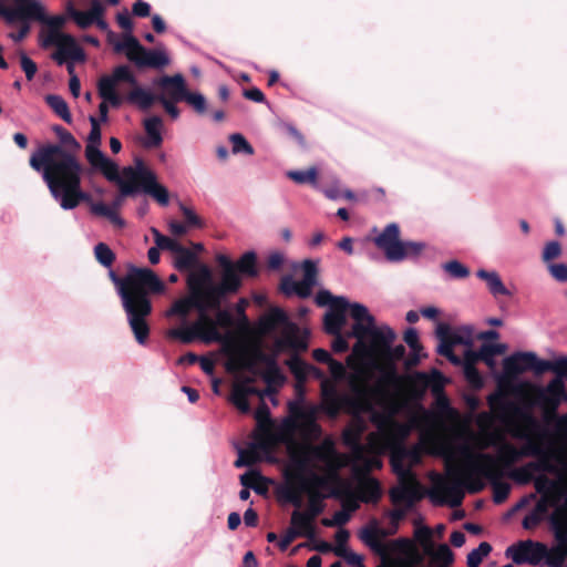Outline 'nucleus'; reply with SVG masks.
I'll use <instances>...</instances> for the list:
<instances>
[{"label":"nucleus","mask_w":567,"mask_h":567,"mask_svg":"<svg viewBox=\"0 0 567 567\" xmlns=\"http://www.w3.org/2000/svg\"><path fill=\"white\" fill-rule=\"evenodd\" d=\"M362 344H354L352 352L347 358V365L351 369L347 377L349 391L340 393L338 391L339 380L329 379L316 368L309 367L297 357H292L289 361V368L295 375L302 380L309 371L321 379V405H307L302 408H292L293 419L286 422L285 427L287 435L298 433L302 437V442L317 440L321 434V429L316 422L320 410L328 415L334 417L341 410L350 413L352 420L343 431V442L351 450L354 460H361L363 456V446L361 435L367 430V419L371 422L372 413H380L375 410V405H381L379 391L383 384L393 383L395 375L393 372H385L379 382H371V375L367 367L358 360V355L362 351Z\"/></svg>","instance_id":"1"},{"label":"nucleus","mask_w":567,"mask_h":567,"mask_svg":"<svg viewBox=\"0 0 567 567\" xmlns=\"http://www.w3.org/2000/svg\"><path fill=\"white\" fill-rule=\"evenodd\" d=\"M287 450L289 462L279 494L298 508L307 496L308 508L305 513L315 519L323 511V498L346 496V482L339 471L360 460H354L352 452H338L331 437H324L317 445L289 439Z\"/></svg>","instance_id":"2"},{"label":"nucleus","mask_w":567,"mask_h":567,"mask_svg":"<svg viewBox=\"0 0 567 567\" xmlns=\"http://www.w3.org/2000/svg\"><path fill=\"white\" fill-rule=\"evenodd\" d=\"M507 433L515 440L523 441L520 447L503 440L495 433L482 430L480 433H471L463 442L457 445L446 447L454 458H458L461 450L466 447L475 457H491L498 472L497 478H503L506 472L515 463L524 457H537L516 467L509 472V476L520 483L526 484L542 471L550 470L547 455L553 452V443L547 435V431L540 427L538 420L530 410L514 408L503 419Z\"/></svg>","instance_id":"3"},{"label":"nucleus","mask_w":567,"mask_h":567,"mask_svg":"<svg viewBox=\"0 0 567 567\" xmlns=\"http://www.w3.org/2000/svg\"><path fill=\"white\" fill-rule=\"evenodd\" d=\"M189 295L176 300L166 311L167 317L177 316L181 326L167 331V337L183 343L199 339L205 343L218 341L223 336L216 330L215 322L208 315L209 309H217V285L210 269L200 265L193 269L187 278Z\"/></svg>","instance_id":"4"},{"label":"nucleus","mask_w":567,"mask_h":567,"mask_svg":"<svg viewBox=\"0 0 567 567\" xmlns=\"http://www.w3.org/2000/svg\"><path fill=\"white\" fill-rule=\"evenodd\" d=\"M33 163L62 209H74L84 202L93 215L109 219L116 228L121 229L125 226V220L114 207L103 202H94L87 193L82 190L81 179L84 168L71 155L52 148L40 154Z\"/></svg>","instance_id":"5"},{"label":"nucleus","mask_w":567,"mask_h":567,"mask_svg":"<svg viewBox=\"0 0 567 567\" xmlns=\"http://www.w3.org/2000/svg\"><path fill=\"white\" fill-rule=\"evenodd\" d=\"M216 310V317L212 320L215 322L216 330L223 336L217 342H223V351L227 357V370L236 373L230 401L240 412L248 413L250 411L249 395H258L262 399L261 391L251 385L259 374V364L266 363L274 367L275 360L262 351L259 342H240L234 340L229 332L221 333L218 327L230 328L233 316L227 310H220L219 307Z\"/></svg>","instance_id":"6"},{"label":"nucleus","mask_w":567,"mask_h":567,"mask_svg":"<svg viewBox=\"0 0 567 567\" xmlns=\"http://www.w3.org/2000/svg\"><path fill=\"white\" fill-rule=\"evenodd\" d=\"M446 472L432 476L430 496L436 504L451 507L461 505L465 489L477 492L483 487V478L495 480L499 475L494 461L488 456L475 457L463 447L458 458L445 450Z\"/></svg>","instance_id":"7"},{"label":"nucleus","mask_w":567,"mask_h":567,"mask_svg":"<svg viewBox=\"0 0 567 567\" xmlns=\"http://www.w3.org/2000/svg\"><path fill=\"white\" fill-rule=\"evenodd\" d=\"M316 302L320 307H329L324 316V329L330 334H338L346 326V315L349 312L354 320L351 334L357 338L355 344H362L360 354L370 352L372 355H381L385 352L389 341L393 337V330L386 326H375L373 316L368 308L359 302H349L344 297H336L329 290H320L316 296Z\"/></svg>","instance_id":"8"},{"label":"nucleus","mask_w":567,"mask_h":567,"mask_svg":"<svg viewBox=\"0 0 567 567\" xmlns=\"http://www.w3.org/2000/svg\"><path fill=\"white\" fill-rule=\"evenodd\" d=\"M371 423L374 424L375 431L368 435L367 444H362L363 456L361 461L352 462L353 467L362 465L369 471L379 465L374 455L390 451L392 467L396 475H415L412 467L421 461V451L417 446L406 449L403 445L412 425L396 422L386 411L372 413Z\"/></svg>","instance_id":"9"},{"label":"nucleus","mask_w":567,"mask_h":567,"mask_svg":"<svg viewBox=\"0 0 567 567\" xmlns=\"http://www.w3.org/2000/svg\"><path fill=\"white\" fill-rule=\"evenodd\" d=\"M114 281L135 340L145 344L150 334L147 319L152 312L147 295L163 292L165 286L154 271L146 268H134L123 279Z\"/></svg>","instance_id":"10"},{"label":"nucleus","mask_w":567,"mask_h":567,"mask_svg":"<svg viewBox=\"0 0 567 567\" xmlns=\"http://www.w3.org/2000/svg\"><path fill=\"white\" fill-rule=\"evenodd\" d=\"M515 395L528 408L539 409L542 412L540 427L547 431L553 443V452L547 455L550 465L549 472H556V461H559L560 443L567 439V413L558 415V395L561 394V378L550 380L546 385L532 382H522L514 389Z\"/></svg>","instance_id":"11"},{"label":"nucleus","mask_w":567,"mask_h":567,"mask_svg":"<svg viewBox=\"0 0 567 567\" xmlns=\"http://www.w3.org/2000/svg\"><path fill=\"white\" fill-rule=\"evenodd\" d=\"M556 461V472H538L534 481L536 491L542 495L536 506L525 516L523 526L526 529L536 527L546 517L554 529V517L559 514L567 517V472H560Z\"/></svg>","instance_id":"12"},{"label":"nucleus","mask_w":567,"mask_h":567,"mask_svg":"<svg viewBox=\"0 0 567 567\" xmlns=\"http://www.w3.org/2000/svg\"><path fill=\"white\" fill-rule=\"evenodd\" d=\"M258 330L261 336H270L278 331L279 337L274 342V355H270L276 361V354L291 349L295 351L306 350L308 347V332L300 330L295 323L288 320L287 315L279 308H274L264 315L258 324ZM262 363L259 364V368ZM269 371L277 372L276 363L269 367L264 363Z\"/></svg>","instance_id":"13"},{"label":"nucleus","mask_w":567,"mask_h":567,"mask_svg":"<svg viewBox=\"0 0 567 567\" xmlns=\"http://www.w3.org/2000/svg\"><path fill=\"white\" fill-rule=\"evenodd\" d=\"M396 334L393 331V337L391 341H389L385 352L381 355H372L370 352H365L358 355V360L362 362L367 370L369 371L370 375L372 377V371L377 370L380 372L378 379L375 382H379L382 378V375L385 372H393L395 375V380L393 383L390 384H383V386L380 389L378 395L381 400L382 404L395 392H398L402 386V378L399 375L393 361L401 359L404 353L405 349L402 344H399L394 348H392V343L395 339Z\"/></svg>","instance_id":"14"},{"label":"nucleus","mask_w":567,"mask_h":567,"mask_svg":"<svg viewBox=\"0 0 567 567\" xmlns=\"http://www.w3.org/2000/svg\"><path fill=\"white\" fill-rule=\"evenodd\" d=\"M440 343L437 352L447 358L453 364L460 365L461 358L454 354L453 348L464 346L471 349L474 341V330L471 326L451 328L449 324L439 322L435 330Z\"/></svg>","instance_id":"15"},{"label":"nucleus","mask_w":567,"mask_h":567,"mask_svg":"<svg viewBox=\"0 0 567 567\" xmlns=\"http://www.w3.org/2000/svg\"><path fill=\"white\" fill-rule=\"evenodd\" d=\"M399 226L394 223L389 224L383 231L374 238L375 245L384 251L390 261H401L410 256H416L421 252L424 245L414 241H401L399 239Z\"/></svg>","instance_id":"16"},{"label":"nucleus","mask_w":567,"mask_h":567,"mask_svg":"<svg viewBox=\"0 0 567 567\" xmlns=\"http://www.w3.org/2000/svg\"><path fill=\"white\" fill-rule=\"evenodd\" d=\"M91 131L85 144V158L93 171L100 172L105 178H114L115 162L101 151V123L94 115L89 117Z\"/></svg>","instance_id":"17"},{"label":"nucleus","mask_w":567,"mask_h":567,"mask_svg":"<svg viewBox=\"0 0 567 567\" xmlns=\"http://www.w3.org/2000/svg\"><path fill=\"white\" fill-rule=\"evenodd\" d=\"M122 83L135 85V75L127 65H118L99 79L96 86L100 97L109 101L111 106L118 107L125 101V95L120 91Z\"/></svg>","instance_id":"18"},{"label":"nucleus","mask_w":567,"mask_h":567,"mask_svg":"<svg viewBox=\"0 0 567 567\" xmlns=\"http://www.w3.org/2000/svg\"><path fill=\"white\" fill-rule=\"evenodd\" d=\"M43 47H55L56 51L52 54V59L58 64H64L66 61H84L85 54L78 41L70 34L63 33L61 30H45L41 34Z\"/></svg>","instance_id":"19"},{"label":"nucleus","mask_w":567,"mask_h":567,"mask_svg":"<svg viewBox=\"0 0 567 567\" xmlns=\"http://www.w3.org/2000/svg\"><path fill=\"white\" fill-rule=\"evenodd\" d=\"M383 567H421L423 556L408 539L400 538L388 542L386 551L382 555Z\"/></svg>","instance_id":"20"},{"label":"nucleus","mask_w":567,"mask_h":567,"mask_svg":"<svg viewBox=\"0 0 567 567\" xmlns=\"http://www.w3.org/2000/svg\"><path fill=\"white\" fill-rule=\"evenodd\" d=\"M548 367L549 361L539 360L534 352H516L503 360V374L512 379L527 370L543 373L547 371Z\"/></svg>","instance_id":"21"},{"label":"nucleus","mask_w":567,"mask_h":567,"mask_svg":"<svg viewBox=\"0 0 567 567\" xmlns=\"http://www.w3.org/2000/svg\"><path fill=\"white\" fill-rule=\"evenodd\" d=\"M555 544L547 546V554L544 561L549 567H563L567 559V516L564 518L556 514L554 517Z\"/></svg>","instance_id":"22"},{"label":"nucleus","mask_w":567,"mask_h":567,"mask_svg":"<svg viewBox=\"0 0 567 567\" xmlns=\"http://www.w3.org/2000/svg\"><path fill=\"white\" fill-rule=\"evenodd\" d=\"M303 270V278L296 281L291 276H286L281 280V291L286 296H298L307 298L311 295L312 288L316 285L317 267L311 260H305L301 265Z\"/></svg>","instance_id":"23"},{"label":"nucleus","mask_w":567,"mask_h":567,"mask_svg":"<svg viewBox=\"0 0 567 567\" xmlns=\"http://www.w3.org/2000/svg\"><path fill=\"white\" fill-rule=\"evenodd\" d=\"M547 554V546L539 542L523 540L509 546L506 556L515 564L538 565L544 561Z\"/></svg>","instance_id":"24"},{"label":"nucleus","mask_w":567,"mask_h":567,"mask_svg":"<svg viewBox=\"0 0 567 567\" xmlns=\"http://www.w3.org/2000/svg\"><path fill=\"white\" fill-rule=\"evenodd\" d=\"M399 484L391 489L394 506L412 507L421 498V486L415 475H398Z\"/></svg>","instance_id":"25"},{"label":"nucleus","mask_w":567,"mask_h":567,"mask_svg":"<svg viewBox=\"0 0 567 567\" xmlns=\"http://www.w3.org/2000/svg\"><path fill=\"white\" fill-rule=\"evenodd\" d=\"M417 538L423 546L424 554L430 557L429 564L421 567H449L453 560V554L446 544L435 547L431 542V530L429 528L420 530Z\"/></svg>","instance_id":"26"},{"label":"nucleus","mask_w":567,"mask_h":567,"mask_svg":"<svg viewBox=\"0 0 567 567\" xmlns=\"http://www.w3.org/2000/svg\"><path fill=\"white\" fill-rule=\"evenodd\" d=\"M55 133L58 134L62 145H58V144H47V145H43L42 147H40L39 150H37L30 157V166L37 171V168L33 166V162H34V158H38L40 156V154L44 153L45 151H49V150H52V148H58L60 150L62 153L64 154H69L71 155L78 163H81L76 156V154L80 152L81 150V145L80 143L74 138V136L68 132L66 130H64L63 127L61 126H56L54 128Z\"/></svg>","instance_id":"27"},{"label":"nucleus","mask_w":567,"mask_h":567,"mask_svg":"<svg viewBox=\"0 0 567 567\" xmlns=\"http://www.w3.org/2000/svg\"><path fill=\"white\" fill-rule=\"evenodd\" d=\"M104 7L99 0H93L91 8L87 11H81L75 9L73 6L68 7V14L74 20V22L82 29H85L93 23L104 28L105 23L102 20Z\"/></svg>","instance_id":"28"},{"label":"nucleus","mask_w":567,"mask_h":567,"mask_svg":"<svg viewBox=\"0 0 567 567\" xmlns=\"http://www.w3.org/2000/svg\"><path fill=\"white\" fill-rule=\"evenodd\" d=\"M163 93L158 96H166L172 101H184L188 94L186 81L182 74L164 75L157 81Z\"/></svg>","instance_id":"29"},{"label":"nucleus","mask_w":567,"mask_h":567,"mask_svg":"<svg viewBox=\"0 0 567 567\" xmlns=\"http://www.w3.org/2000/svg\"><path fill=\"white\" fill-rule=\"evenodd\" d=\"M270 451V443L267 440L256 441L247 449L239 450L238 458L235 462L237 467L252 465L261 460V454H268Z\"/></svg>","instance_id":"30"},{"label":"nucleus","mask_w":567,"mask_h":567,"mask_svg":"<svg viewBox=\"0 0 567 567\" xmlns=\"http://www.w3.org/2000/svg\"><path fill=\"white\" fill-rule=\"evenodd\" d=\"M146 140L144 145L146 147H158L163 142V120L159 116L153 115L143 121Z\"/></svg>","instance_id":"31"},{"label":"nucleus","mask_w":567,"mask_h":567,"mask_svg":"<svg viewBox=\"0 0 567 567\" xmlns=\"http://www.w3.org/2000/svg\"><path fill=\"white\" fill-rule=\"evenodd\" d=\"M240 287V278L237 275L235 268L226 262L223 272L221 281L217 285V301L218 307L220 306L221 297L227 292H235Z\"/></svg>","instance_id":"32"},{"label":"nucleus","mask_w":567,"mask_h":567,"mask_svg":"<svg viewBox=\"0 0 567 567\" xmlns=\"http://www.w3.org/2000/svg\"><path fill=\"white\" fill-rule=\"evenodd\" d=\"M131 86L132 90L125 95V100L137 105L141 110H148L157 101L158 95H154L150 90L138 85L136 79L135 85Z\"/></svg>","instance_id":"33"},{"label":"nucleus","mask_w":567,"mask_h":567,"mask_svg":"<svg viewBox=\"0 0 567 567\" xmlns=\"http://www.w3.org/2000/svg\"><path fill=\"white\" fill-rule=\"evenodd\" d=\"M171 62L169 56L165 49L157 48L155 50L144 49L136 65L150 66V68H163L168 65Z\"/></svg>","instance_id":"34"},{"label":"nucleus","mask_w":567,"mask_h":567,"mask_svg":"<svg viewBox=\"0 0 567 567\" xmlns=\"http://www.w3.org/2000/svg\"><path fill=\"white\" fill-rule=\"evenodd\" d=\"M476 362L475 351L472 349H465L460 364L463 367L464 375L467 381L475 386H480L482 384V378L475 368Z\"/></svg>","instance_id":"35"},{"label":"nucleus","mask_w":567,"mask_h":567,"mask_svg":"<svg viewBox=\"0 0 567 567\" xmlns=\"http://www.w3.org/2000/svg\"><path fill=\"white\" fill-rule=\"evenodd\" d=\"M117 51H123L128 60L133 61L135 64L140 60L141 54L144 52V48L141 43L132 35V33H126L121 42L116 44Z\"/></svg>","instance_id":"36"},{"label":"nucleus","mask_w":567,"mask_h":567,"mask_svg":"<svg viewBox=\"0 0 567 567\" xmlns=\"http://www.w3.org/2000/svg\"><path fill=\"white\" fill-rule=\"evenodd\" d=\"M313 520L315 519L305 512L295 511L291 515V528L299 536L311 537L315 533Z\"/></svg>","instance_id":"37"},{"label":"nucleus","mask_w":567,"mask_h":567,"mask_svg":"<svg viewBox=\"0 0 567 567\" xmlns=\"http://www.w3.org/2000/svg\"><path fill=\"white\" fill-rule=\"evenodd\" d=\"M385 533L379 528L365 529L362 532V540L375 553L383 555L386 551L388 542L383 540Z\"/></svg>","instance_id":"38"},{"label":"nucleus","mask_w":567,"mask_h":567,"mask_svg":"<svg viewBox=\"0 0 567 567\" xmlns=\"http://www.w3.org/2000/svg\"><path fill=\"white\" fill-rule=\"evenodd\" d=\"M144 193L152 196L159 205L167 206L169 203V194L167 188L157 182V176L152 182L146 183L143 187Z\"/></svg>","instance_id":"39"},{"label":"nucleus","mask_w":567,"mask_h":567,"mask_svg":"<svg viewBox=\"0 0 567 567\" xmlns=\"http://www.w3.org/2000/svg\"><path fill=\"white\" fill-rule=\"evenodd\" d=\"M476 275L478 278L486 281L487 287L493 295H508V290L502 282L501 277L496 271H486L484 269H480Z\"/></svg>","instance_id":"40"},{"label":"nucleus","mask_w":567,"mask_h":567,"mask_svg":"<svg viewBox=\"0 0 567 567\" xmlns=\"http://www.w3.org/2000/svg\"><path fill=\"white\" fill-rule=\"evenodd\" d=\"M0 17L3 18L7 24L13 25L17 21H23L28 18H39L35 14L28 13L17 8H9L3 1H0Z\"/></svg>","instance_id":"41"},{"label":"nucleus","mask_w":567,"mask_h":567,"mask_svg":"<svg viewBox=\"0 0 567 567\" xmlns=\"http://www.w3.org/2000/svg\"><path fill=\"white\" fill-rule=\"evenodd\" d=\"M45 101L49 106L66 123H72V115L70 113L66 102L60 95H47Z\"/></svg>","instance_id":"42"},{"label":"nucleus","mask_w":567,"mask_h":567,"mask_svg":"<svg viewBox=\"0 0 567 567\" xmlns=\"http://www.w3.org/2000/svg\"><path fill=\"white\" fill-rule=\"evenodd\" d=\"M359 493L364 502L377 501L380 496V487L375 480L363 478L359 483Z\"/></svg>","instance_id":"43"},{"label":"nucleus","mask_w":567,"mask_h":567,"mask_svg":"<svg viewBox=\"0 0 567 567\" xmlns=\"http://www.w3.org/2000/svg\"><path fill=\"white\" fill-rule=\"evenodd\" d=\"M174 256V266L179 271L190 269L196 262V255L184 246Z\"/></svg>","instance_id":"44"},{"label":"nucleus","mask_w":567,"mask_h":567,"mask_svg":"<svg viewBox=\"0 0 567 567\" xmlns=\"http://www.w3.org/2000/svg\"><path fill=\"white\" fill-rule=\"evenodd\" d=\"M415 378L420 383L432 388L435 392L443 386V377L437 370H432L430 373L420 372Z\"/></svg>","instance_id":"45"},{"label":"nucleus","mask_w":567,"mask_h":567,"mask_svg":"<svg viewBox=\"0 0 567 567\" xmlns=\"http://www.w3.org/2000/svg\"><path fill=\"white\" fill-rule=\"evenodd\" d=\"M152 233L154 241L159 249L169 250L175 255L183 247L176 239L162 235L157 229H152Z\"/></svg>","instance_id":"46"},{"label":"nucleus","mask_w":567,"mask_h":567,"mask_svg":"<svg viewBox=\"0 0 567 567\" xmlns=\"http://www.w3.org/2000/svg\"><path fill=\"white\" fill-rule=\"evenodd\" d=\"M235 268L243 274L255 276L256 275V255L252 251L244 254L239 260H237Z\"/></svg>","instance_id":"47"},{"label":"nucleus","mask_w":567,"mask_h":567,"mask_svg":"<svg viewBox=\"0 0 567 567\" xmlns=\"http://www.w3.org/2000/svg\"><path fill=\"white\" fill-rule=\"evenodd\" d=\"M492 547L488 543H481L467 555L468 567H478L482 560L491 553Z\"/></svg>","instance_id":"48"},{"label":"nucleus","mask_w":567,"mask_h":567,"mask_svg":"<svg viewBox=\"0 0 567 567\" xmlns=\"http://www.w3.org/2000/svg\"><path fill=\"white\" fill-rule=\"evenodd\" d=\"M317 169L311 167L307 171H289L287 176L298 184H316L317 183Z\"/></svg>","instance_id":"49"},{"label":"nucleus","mask_w":567,"mask_h":567,"mask_svg":"<svg viewBox=\"0 0 567 567\" xmlns=\"http://www.w3.org/2000/svg\"><path fill=\"white\" fill-rule=\"evenodd\" d=\"M229 141L231 143V151L234 154H239V153H244L247 155L254 154V148L247 142V140L244 137V135H241L239 133L231 134L229 137Z\"/></svg>","instance_id":"50"},{"label":"nucleus","mask_w":567,"mask_h":567,"mask_svg":"<svg viewBox=\"0 0 567 567\" xmlns=\"http://www.w3.org/2000/svg\"><path fill=\"white\" fill-rule=\"evenodd\" d=\"M131 167L137 173L141 187H143L146 183L152 182L156 176V174L144 164L142 158H135L134 165Z\"/></svg>","instance_id":"51"},{"label":"nucleus","mask_w":567,"mask_h":567,"mask_svg":"<svg viewBox=\"0 0 567 567\" xmlns=\"http://www.w3.org/2000/svg\"><path fill=\"white\" fill-rule=\"evenodd\" d=\"M110 182H114L120 187V194L124 197L134 194L137 190V185L130 181H124L121 178L118 165L115 163V176L114 178H106Z\"/></svg>","instance_id":"52"},{"label":"nucleus","mask_w":567,"mask_h":567,"mask_svg":"<svg viewBox=\"0 0 567 567\" xmlns=\"http://www.w3.org/2000/svg\"><path fill=\"white\" fill-rule=\"evenodd\" d=\"M94 254L97 261L105 267H110L115 259L113 251L104 243H100L95 246Z\"/></svg>","instance_id":"53"},{"label":"nucleus","mask_w":567,"mask_h":567,"mask_svg":"<svg viewBox=\"0 0 567 567\" xmlns=\"http://www.w3.org/2000/svg\"><path fill=\"white\" fill-rule=\"evenodd\" d=\"M404 342L410 347L417 361L422 351V346L419 340V333L414 328H410L404 332Z\"/></svg>","instance_id":"54"},{"label":"nucleus","mask_w":567,"mask_h":567,"mask_svg":"<svg viewBox=\"0 0 567 567\" xmlns=\"http://www.w3.org/2000/svg\"><path fill=\"white\" fill-rule=\"evenodd\" d=\"M443 269L455 279L466 278L470 275V270L457 260H451L445 262Z\"/></svg>","instance_id":"55"},{"label":"nucleus","mask_w":567,"mask_h":567,"mask_svg":"<svg viewBox=\"0 0 567 567\" xmlns=\"http://www.w3.org/2000/svg\"><path fill=\"white\" fill-rule=\"evenodd\" d=\"M198 114L207 111V102L205 96L198 92H188L185 100Z\"/></svg>","instance_id":"56"},{"label":"nucleus","mask_w":567,"mask_h":567,"mask_svg":"<svg viewBox=\"0 0 567 567\" xmlns=\"http://www.w3.org/2000/svg\"><path fill=\"white\" fill-rule=\"evenodd\" d=\"M487 480L491 481L493 484L495 503L504 502L509 494V489H511L509 485L506 483H502L501 482L502 478H495V480L487 478Z\"/></svg>","instance_id":"57"},{"label":"nucleus","mask_w":567,"mask_h":567,"mask_svg":"<svg viewBox=\"0 0 567 567\" xmlns=\"http://www.w3.org/2000/svg\"><path fill=\"white\" fill-rule=\"evenodd\" d=\"M334 539H336V545L333 546V553L337 556L347 555V550H348L347 543L349 539L348 530L340 528L336 533Z\"/></svg>","instance_id":"58"},{"label":"nucleus","mask_w":567,"mask_h":567,"mask_svg":"<svg viewBox=\"0 0 567 567\" xmlns=\"http://www.w3.org/2000/svg\"><path fill=\"white\" fill-rule=\"evenodd\" d=\"M436 406L440 417L442 419H454L456 416V411L452 409L449 404V401L445 396L439 395L436 399Z\"/></svg>","instance_id":"59"},{"label":"nucleus","mask_w":567,"mask_h":567,"mask_svg":"<svg viewBox=\"0 0 567 567\" xmlns=\"http://www.w3.org/2000/svg\"><path fill=\"white\" fill-rule=\"evenodd\" d=\"M20 64L27 79L32 80L38 70L37 64L23 52H20Z\"/></svg>","instance_id":"60"},{"label":"nucleus","mask_w":567,"mask_h":567,"mask_svg":"<svg viewBox=\"0 0 567 567\" xmlns=\"http://www.w3.org/2000/svg\"><path fill=\"white\" fill-rule=\"evenodd\" d=\"M328 365H329V371L332 377L331 379L339 380V381H341L343 379L347 380V377L349 373H347L346 367L341 362H339L334 359H331L328 362Z\"/></svg>","instance_id":"61"},{"label":"nucleus","mask_w":567,"mask_h":567,"mask_svg":"<svg viewBox=\"0 0 567 567\" xmlns=\"http://www.w3.org/2000/svg\"><path fill=\"white\" fill-rule=\"evenodd\" d=\"M255 417L258 422V425L262 430H267L270 424L269 410L265 403L257 408L255 412Z\"/></svg>","instance_id":"62"},{"label":"nucleus","mask_w":567,"mask_h":567,"mask_svg":"<svg viewBox=\"0 0 567 567\" xmlns=\"http://www.w3.org/2000/svg\"><path fill=\"white\" fill-rule=\"evenodd\" d=\"M181 210L185 217L186 225L188 227H202V219L196 215V213L185 205H181Z\"/></svg>","instance_id":"63"},{"label":"nucleus","mask_w":567,"mask_h":567,"mask_svg":"<svg viewBox=\"0 0 567 567\" xmlns=\"http://www.w3.org/2000/svg\"><path fill=\"white\" fill-rule=\"evenodd\" d=\"M157 101L162 104L164 110L167 112V114L176 120L179 117V110L175 105L177 101L168 100L166 96H158Z\"/></svg>","instance_id":"64"}]
</instances>
